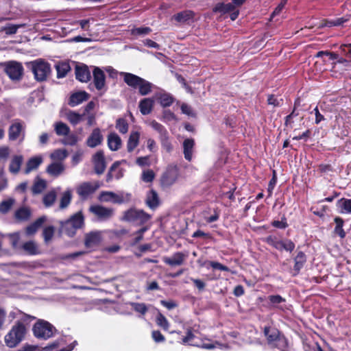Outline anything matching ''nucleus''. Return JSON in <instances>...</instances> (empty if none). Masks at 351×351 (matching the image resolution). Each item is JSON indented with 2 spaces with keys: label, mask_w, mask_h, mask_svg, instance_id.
Listing matches in <instances>:
<instances>
[{
  "label": "nucleus",
  "mask_w": 351,
  "mask_h": 351,
  "mask_svg": "<svg viewBox=\"0 0 351 351\" xmlns=\"http://www.w3.org/2000/svg\"><path fill=\"white\" fill-rule=\"evenodd\" d=\"M21 313L23 314L21 319L17 320L14 323L4 337L5 345L10 348L16 347L25 338L27 332L25 324H27L29 322L36 319L34 316L23 312Z\"/></svg>",
  "instance_id": "f257e3e1"
},
{
  "label": "nucleus",
  "mask_w": 351,
  "mask_h": 351,
  "mask_svg": "<svg viewBox=\"0 0 351 351\" xmlns=\"http://www.w3.org/2000/svg\"><path fill=\"white\" fill-rule=\"evenodd\" d=\"M121 75L128 86L134 89L138 88L141 95H147L152 92L153 84L149 81L131 73L122 72Z\"/></svg>",
  "instance_id": "f03ea898"
},
{
  "label": "nucleus",
  "mask_w": 351,
  "mask_h": 351,
  "mask_svg": "<svg viewBox=\"0 0 351 351\" xmlns=\"http://www.w3.org/2000/svg\"><path fill=\"white\" fill-rule=\"evenodd\" d=\"M27 66L37 82L46 81L51 72V64L41 58L28 62Z\"/></svg>",
  "instance_id": "7ed1b4c3"
},
{
  "label": "nucleus",
  "mask_w": 351,
  "mask_h": 351,
  "mask_svg": "<svg viewBox=\"0 0 351 351\" xmlns=\"http://www.w3.org/2000/svg\"><path fill=\"white\" fill-rule=\"evenodd\" d=\"M56 331V328L51 323L40 319H38L32 327L34 336L36 339L42 340L51 338Z\"/></svg>",
  "instance_id": "20e7f679"
},
{
  "label": "nucleus",
  "mask_w": 351,
  "mask_h": 351,
  "mask_svg": "<svg viewBox=\"0 0 351 351\" xmlns=\"http://www.w3.org/2000/svg\"><path fill=\"white\" fill-rule=\"evenodd\" d=\"M263 334L266 338L267 344L272 348H281L287 344V339L280 331L270 326H265L263 328Z\"/></svg>",
  "instance_id": "39448f33"
},
{
  "label": "nucleus",
  "mask_w": 351,
  "mask_h": 351,
  "mask_svg": "<svg viewBox=\"0 0 351 351\" xmlns=\"http://www.w3.org/2000/svg\"><path fill=\"white\" fill-rule=\"evenodd\" d=\"M152 218V215L142 209L131 208L123 213L122 221L134 223L138 226H144Z\"/></svg>",
  "instance_id": "423d86ee"
},
{
  "label": "nucleus",
  "mask_w": 351,
  "mask_h": 351,
  "mask_svg": "<svg viewBox=\"0 0 351 351\" xmlns=\"http://www.w3.org/2000/svg\"><path fill=\"white\" fill-rule=\"evenodd\" d=\"M3 71L13 82H19L24 75V68L22 64L15 60H10L1 63Z\"/></svg>",
  "instance_id": "0eeeda50"
},
{
  "label": "nucleus",
  "mask_w": 351,
  "mask_h": 351,
  "mask_svg": "<svg viewBox=\"0 0 351 351\" xmlns=\"http://www.w3.org/2000/svg\"><path fill=\"white\" fill-rule=\"evenodd\" d=\"M25 134V123L20 119L13 121L8 128V139L10 141H15L21 138L23 141Z\"/></svg>",
  "instance_id": "6e6552de"
},
{
  "label": "nucleus",
  "mask_w": 351,
  "mask_h": 351,
  "mask_svg": "<svg viewBox=\"0 0 351 351\" xmlns=\"http://www.w3.org/2000/svg\"><path fill=\"white\" fill-rule=\"evenodd\" d=\"M179 176V169L176 165H170L160 178V183L162 186L169 187L173 185Z\"/></svg>",
  "instance_id": "1a4fd4ad"
},
{
  "label": "nucleus",
  "mask_w": 351,
  "mask_h": 351,
  "mask_svg": "<svg viewBox=\"0 0 351 351\" xmlns=\"http://www.w3.org/2000/svg\"><path fill=\"white\" fill-rule=\"evenodd\" d=\"M99 188V184L97 182H84L77 187L76 192L82 199L85 200L87 199L90 195H93Z\"/></svg>",
  "instance_id": "9d476101"
},
{
  "label": "nucleus",
  "mask_w": 351,
  "mask_h": 351,
  "mask_svg": "<svg viewBox=\"0 0 351 351\" xmlns=\"http://www.w3.org/2000/svg\"><path fill=\"white\" fill-rule=\"evenodd\" d=\"M84 225V216L82 212H78L73 215L69 220L64 224V228L67 230L69 227L72 228L71 232L67 231L69 235L75 234L77 229L81 228Z\"/></svg>",
  "instance_id": "9b49d317"
},
{
  "label": "nucleus",
  "mask_w": 351,
  "mask_h": 351,
  "mask_svg": "<svg viewBox=\"0 0 351 351\" xmlns=\"http://www.w3.org/2000/svg\"><path fill=\"white\" fill-rule=\"evenodd\" d=\"M94 165V171L97 175L102 174L106 168V162L103 150L97 151L92 158Z\"/></svg>",
  "instance_id": "f8f14e48"
},
{
  "label": "nucleus",
  "mask_w": 351,
  "mask_h": 351,
  "mask_svg": "<svg viewBox=\"0 0 351 351\" xmlns=\"http://www.w3.org/2000/svg\"><path fill=\"white\" fill-rule=\"evenodd\" d=\"M195 13L191 10H185L173 14L171 21L180 24H190L194 21Z\"/></svg>",
  "instance_id": "ddd939ff"
},
{
  "label": "nucleus",
  "mask_w": 351,
  "mask_h": 351,
  "mask_svg": "<svg viewBox=\"0 0 351 351\" xmlns=\"http://www.w3.org/2000/svg\"><path fill=\"white\" fill-rule=\"evenodd\" d=\"M195 337V336L193 332V328L189 327L186 330V335L182 337L180 342L184 345L189 344L193 346H199L207 350H212L215 348V345L213 343H203L201 345L191 343V341L194 339Z\"/></svg>",
  "instance_id": "4468645a"
},
{
  "label": "nucleus",
  "mask_w": 351,
  "mask_h": 351,
  "mask_svg": "<svg viewBox=\"0 0 351 351\" xmlns=\"http://www.w3.org/2000/svg\"><path fill=\"white\" fill-rule=\"evenodd\" d=\"M90 211L93 213L99 220H107L113 215L112 208H106L100 205H93L89 208Z\"/></svg>",
  "instance_id": "2eb2a0df"
},
{
  "label": "nucleus",
  "mask_w": 351,
  "mask_h": 351,
  "mask_svg": "<svg viewBox=\"0 0 351 351\" xmlns=\"http://www.w3.org/2000/svg\"><path fill=\"white\" fill-rule=\"evenodd\" d=\"M187 258V254L182 252H177L173 254L171 257L165 256L162 258V261L166 264L171 267L174 266H180L182 265L186 258Z\"/></svg>",
  "instance_id": "dca6fc26"
},
{
  "label": "nucleus",
  "mask_w": 351,
  "mask_h": 351,
  "mask_svg": "<svg viewBox=\"0 0 351 351\" xmlns=\"http://www.w3.org/2000/svg\"><path fill=\"white\" fill-rule=\"evenodd\" d=\"M75 78L80 82H88L91 79L90 71L86 64L76 65L75 67Z\"/></svg>",
  "instance_id": "f3484780"
},
{
  "label": "nucleus",
  "mask_w": 351,
  "mask_h": 351,
  "mask_svg": "<svg viewBox=\"0 0 351 351\" xmlns=\"http://www.w3.org/2000/svg\"><path fill=\"white\" fill-rule=\"evenodd\" d=\"M104 141L103 135L101 133V130L99 128H96L93 130L91 134L86 139V145L88 147L94 148L101 145Z\"/></svg>",
  "instance_id": "a211bd4d"
},
{
  "label": "nucleus",
  "mask_w": 351,
  "mask_h": 351,
  "mask_svg": "<svg viewBox=\"0 0 351 351\" xmlns=\"http://www.w3.org/2000/svg\"><path fill=\"white\" fill-rule=\"evenodd\" d=\"M93 82L97 90H101L106 84V75L104 72L99 67L95 66L93 71Z\"/></svg>",
  "instance_id": "6ab92c4d"
},
{
  "label": "nucleus",
  "mask_w": 351,
  "mask_h": 351,
  "mask_svg": "<svg viewBox=\"0 0 351 351\" xmlns=\"http://www.w3.org/2000/svg\"><path fill=\"white\" fill-rule=\"evenodd\" d=\"M90 95L85 90L77 91L71 95L68 104L70 106L74 107L87 101Z\"/></svg>",
  "instance_id": "aec40b11"
},
{
  "label": "nucleus",
  "mask_w": 351,
  "mask_h": 351,
  "mask_svg": "<svg viewBox=\"0 0 351 351\" xmlns=\"http://www.w3.org/2000/svg\"><path fill=\"white\" fill-rule=\"evenodd\" d=\"M121 165L120 161H115L110 167L108 172L106 175V182H111L113 178L119 180L123 176V172L122 169H119Z\"/></svg>",
  "instance_id": "412c9836"
},
{
  "label": "nucleus",
  "mask_w": 351,
  "mask_h": 351,
  "mask_svg": "<svg viewBox=\"0 0 351 351\" xmlns=\"http://www.w3.org/2000/svg\"><path fill=\"white\" fill-rule=\"evenodd\" d=\"M306 262V254L302 251L298 252L294 258V266L291 271L292 276H296L300 274L301 269L304 267Z\"/></svg>",
  "instance_id": "4be33fe9"
},
{
  "label": "nucleus",
  "mask_w": 351,
  "mask_h": 351,
  "mask_svg": "<svg viewBox=\"0 0 351 351\" xmlns=\"http://www.w3.org/2000/svg\"><path fill=\"white\" fill-rule=\"evenodd\" d=\"M145 204L152 210H155L159 206L160 200L156 191L152 189L147 193Z\"/></svg>",
  "instance_id": "5701e85b"
},
{
  "label": "nucleus",
  "mask_w": 351,
  "mask_h": 351,
  "mask_svg": "<svg viewBox=\"0 0 351 351\" xmlns=\"http://www.w3.org/2000/svg\"><path fill=\"white\" fill-rule=\"evenodd\" d=\"M101 241L99 232H90L86 234L84 245L86 247H92L98 245Z\"/></svg>",
  "instance_id": "b1692460"
},
{
  "label": "nucleus",
  "mask_w": 351,
  "mask_h": 351,
  "mask_svg": "<svg viewBox=\"0 0 351 351\" xmlns=\"http://www.w3.org/2000/svg\"><path fill=\"white\" fill-rule=\"evenodd\" d=\"M154 106V99L149 97L142 99L138 104V108L143 115L150 114Z\"/></svg>",
  "instance_id": "393cba45"
},
{
  "label": "nucleus",
  "mask_w": 351,
  "mask_h": 351,
  "mask_svg": "<svg viewBox=\"0 0 351 351\" xmlns=\"http://www.w3.org/2000/svg\"><path fill=\"white\" fill-rule=\"evenodd\" d=\"M194 146L195 141L193 138H186L183 141V153L184 158L189 162L192 160Z\"/></svg>",
  "instance_id": "a878e982"
},
{
  "label": "nucleus",
  "mask_w": 351,
  "mask_h": 351,
  "mask_svg": "<svg viewBox=\"0 0 351 351\" xmlns=\"http://www.w3.org/2000/svg\"><path fill=\"white\" fill-rule=\"evenodd\" d=\"M336 206L341 214H351V199L342 197L337 200Z\"/></svg>",
  "instance_id": "bb28decb"
},
{
  "label": "nucleus",
  "mask_w": 351,
  "mask_h": 351,
  "mask_svg": "<svg viewBox=\"0 0 351 351\" xmlns=\"http://www.w3.org/2000/svg\"><path fill=\"white\" fill-rule=\"evenodd\" d=\"M108 146L112 151H117L121 147V139L116 133H110L108 136Z\"/></svg>",
  "instance_id": "cd10ccee"
},
{
  "label": "nucleus",
  "mask_w": 351,
  "mask_h": 351,
  "mask_svg": "<svg viewBox=\"0 0 351 351\" xmlns=\"http://www.w3.org/2000/svg\"><path fill=\"white\" fill-rule=\"evenodd\" d=\"M158 103L163 107H169L174 102L173 97L168 93H158L156 95Z\"/></svg>",
  "instance_id": "c85d7f7f"
},
{
  "label": "nucleus",
  "mask_w": 351,
  "mask_h": 351,
  "mask_svg": "<svg viewBox=\"0 0 351 351\" xmlns=\"http://www.w3.org/2000/svg\"><path fill=\"white\" fill-rule=\"evenodd\" d=\"M234 10V5L232 3H218L213 8V12L215 13H221L222 14H225L232 12Z\"/></svg>",
  "instance_id": "c756f323"
},
{
  "label": "nucleus",
  "mask_w": 351,
  "mask_h": 351,
  "mask_svg": "<svg viewBox=\"0 0 351 351\" xmlns=\"http://www.w3.org/2000/svg\"><path fill=\"white\" fill-rule=\"evenodd\" d=\"M45 221L46 217L45 216L38 217L36 221L27 226L25 229L26 234L27 235L34 234Z\"/></svg>",
  "instance_id": "7c9ffc66"
},
{
  "label": "nucleus",
  "mask_w": 351,
  "mask_h": 351,
  "mask_svg": "<svg viewBox=\"0 0 351 351\" xmlns=\"http://www.w3.org/2000/svg\"><path fill=\"white\" fill-rule=\"evenodd\" d=\"M55 68L57 71V77L59 79L66 77L71 69L69 63L67 62H58L55 65Z\"/></svg>",
  "instance_id": "2f4dec72"
},
{
  "label": "nucleus",
  "mask_w": 351,
  "mask_h": 351,
  "mask_svg": "<svg viewBox=\"0 0 351 351\" xmlns=\"http://www.w3.org/2000/svg\"><path fill=\"white\" fill-rule=\"evenodd\" d=\"M334 221L335 223V227L333 230V234L335 236H338L341 239H344L346 236V233L343 228L344 225V220L340 217H335Z\"/></svg>",
  "instance_id": "473e14b6"
},
{
  "label": "nucleus",
  "mask_w": 351,
  "mask_h": 351,
  "mask_svg": "<svg viewBox=\"0 0 351 351\" xmlns=\"http://www.w3.org/2000/svg\"><path fill=\"white\" fill-rule=\"evenodd\" d=\"M140 139V133L138 132H132L127 142V150L132 152L138 145Z\"/></svg>",
  "instance_id": "72a5a7b5"
},
{
  "label": "nucleus",
  "mask_w": 351,
  "mask_h": 351,
  "mask_svg": "<svg viewBox=\"0 0 351 351\" xmlns=\"http://www.w3.org/2000/svg\"><path fill=\"white\" fill-rule=\"evenodd\" d=\"M100 199L102 201H109L113 199V202L121 204L123 202V198L111 191H103L100 194Z\"/></svg>",
  "instance_id": "f704fd0d"
},
{
  "label": "nucleus",
  "mask_w": 351,
  "mask_h": 351,
  "mask_svg": "<svg viewBox=\"0 0 351 351\" xmlns=\"http://www.w3.org/2000/svg\"><path fill=\"white\" fill-rule=\"evenodd\" d=\"M64 171V166L61 162H52L47 168V172L53 176H58Z\"/></svg>",
  "instance_id": "c9c22d12"
},
{
  "label": "nucleus",
  "mask_w": 351,
  "mask_h": 351,
  "mask_svg": "<svg viewBox=\"0 0 351 351\" xmlns=\"http://www.w3.org/2000/svg\"><path fill=\"white\" fill-rule=\"evenodd\" d=\"M43 158L40 156H35L31 158L26 164V168L25 170V173H29L34 169H37L39 165L42 163Z\"/></svg>",
  "instance_id": "e433bc0d"
},
{
  "label": "nucleus",
  "mask_w": 351,
  "mask_h": 351,
  "mask_svg": "<svg viewBox=\"0 0 351 351\" xmlns=\"http://www.w3.org/2000/svg\"><path fill=\"white\" fill-rule=\"evenodd\" d=\"M23 162V157L22 156H14L12 159L10 166L9 170L12 173H19L21 164Z\"/></svg>",
  "instance_id": "4c0bfd02"
},
{
  "label": "nucleus",
  "mask_w": 351,
  "mask_h": 351,
  "mask_svg": "<svg viewBox=\"0 0 351 351\" xmlns=\"http://www.w3.org/2000/svg\"><path fill=\"white\" fill-rule=\"evenodd\" d=\"M22 249L29 255H35L38 253L37 245L32 241L24 243Z\"/></svg>",
  "instance_id": "58836bf2"
},
{
  "label": "nucleus",
  "mask_w": 351,
  "mask_h": 351,
  "mask_svg": "<svg viewBox=\"0 0 351 351\" xmlns=\"http://www.w3.org/2000/svg\"><path fill=\"white\" fill-rule=\"evenodd\" d=\"M267 103L274 108H279L283 105L284 100L282 98H279L276 95L269 94L267 95Z\"/></svg>",
  "instance_id": "ea45409f"
},
{
  "label": "nucleus",
  "mask_w": 351,
  "mask_h": 351,
  "mask_svg": "<svg viewBox=\"0 0 351 351\" xmlns=\"http://www.w3.org/2000/svg\"><path fill=\"white\" fill-rule=\"evenodd\" d=\"M150 125L154 130L158 132L160 134V138L169 134L165 126L155 120L151 121Z\"/></svg>",
  "instance_id": "a19ab883"
},
{
  "label": "nucleus",
  "mask_w": 351,
  "mask_h": 351,
  "mask_svg": "<svg viewBox=\"0 0 351 351\" xmlns=\"http://www.w3.org/2000/svg\"><path fill=\"white\" fill-rule=\"evenodd\" d=\"M55 131L56 133L59 136H65L69 134L70 128L66 123L60 121L56 123Z\"/></svg>",
  "instance_id": "79ce46f5"
},
{
  "label": "nucleus",
  "mask_w": 351,
  "mask_h": 351,
  "mask_svg": "<svg viewBox=\"0 0 351 351\" xmlns=\"http://www.w3.org/2000/svg\"><path fill=\"white\" fill-rule=\"evenodd\" d=\"M265 242L276 250L282 251V240H278L276 237L269 235L265 239Z\"/></svg>",
  "instance_id": "37998d69"
},
{
  "label": "nucleus",
  "mask_w": 351,
  "mask_h": 351,
  "mask_svg": "<svg viewBox=\"0 0 351 351\" xmlns=\"http://www.w3.org/2000/svg\"><path fill=\"white\" fill-rule=\"evenodd\" d=\"M130 306L135 312L140 313L141 315H145L148 311V308L145 303L131 302Z\"/></svg>",
  "instance_id": "c03bdc74"
},
{
  "label": "nucleus",
  "mask_w": 351,
  "mask_h": 351,
  "mask_svg": "<svg viewBox=\"0 0 351 351\" xmlns=\"http://www.w3.org/2000/svg\"><path fill=\"white\" fill-rule=\"evenodd\" d=\"M128 123L123 118H119L116 121V128L121 134H125L128 131Z\"/></svg>",
  "instance_id": "a18cd8bd"
},
{
  "label": "nucleus",
  "mask_w": 351,
  "mask_h": 351,
  "mask_svg": "<svg viewBox=\"0 0 351 351\" xmlns=\"http://www.w3.org/2000/svg\"><path fill=\"white\" fill-rule=\"evenodd\" d=\"M298 110H295V108H293L291 113L285 117V125L286 127H290L292 128L293 124L294 123L293 118L298 117Z\"/></svg>",
  "instance_id": "49530a36"
},
{
  "label": "nucleus",
  "mask_w": 351,
  "mask_h": 351,
  "mask_svg": "<svg viewBox=\"0 0 351 351\" xmlns=\"http://www.w3.org/2000/svg\"><path fill=\"white\" fill-rule=\"evenodd\" d=\"M55 228L53 226H49L44 228L43 231V236L45 243L51 241L54 235Z\"/></svg>",
  "instance_id": "de8ad7c7"
},
{
  "label": "nucleus",
  "mask_w": 351,
  "mask_h": 351,
  "mask_svg": "<svg viewBox=\"0 0 351 351\" xmlns=\"http://www.w3.org/2000/svg\"><path fill=\"white\" fill-rule=\"evenodd\" d=\"M46 188V182L43 180H39L34 182L32 187V191L34 194H39Z\"/></svg>",
  "instance_id": "09e8293b"
},
{
  "label": "nucleus",
  "mask_w": 351,
  "mask_h": 351,
  "mask_svg": "<svg viewBox=\"0 0 351 351\" xmlns=\"http://www.w3.org/2000/svg\"><path fill=\"white\" fill-rule=\"evenodd\" d=\"M30 210L27 208H21L16 212V217L21 220H27L30 217Z\"/></svg>",
  "instance_id": "8fccbe9b"
},
{
  "label": "nucleus",
  "mask_w": 351,
  "mask_h": 351,
  "mask_svg": "<svg viewBox=\"0 0 351 351\" xmlns=\"http://www.w3.org/2000/svg\"><path fill=\"white\" fill-rule=\"evenodd\" d=\"M68 156V153L65 149H56L51 154V158L53 160H63Z\"/></svg>",
  "instance_id": "3c124183"
},
{
  "label": "nucleus",
  "mask_w": 351,
  "mask_h": 351,
  "mask_svg": "<svg viewBox=\"0 0 351 351\" xmlns=\"http://www.w3.org/2000/svg\"><path fill=\"white\" fill-rule=\"evenodd\" d=\"M82 115L74 111H69L67 113V119L73 125H76L82 120Z\"/></svg>",
  "instance_id": "603ef678"
},
{
  "label": "nucleus",
  "mask_w": 351,
  "mask_h": 351,
  "mask_svg": "<svg viewBox=\"0 0 351 351\" xmlns=\"http://www.w3.org/2000/svg\"><path fill=\"white\" fill-rule=\"evenodd\" d=\"M155 178V173L153 170L147 169L143 171L141 175V179L143 182L149 183L152 182Z\"/></svg>",
  "instance_id": "864d4df0"
},
{
  "label": "nucleus",
  "mask_w": 351,
  "mask_h": 351,
  "mask_svg": "<svg viewBox=\"0 0 351 351\" xmlns=\"http://www.w3.org/2000/svg\"><path fill=\"white\" fill-rule=\"evenodd\" d=\"M71 200V193L69 191H66L63 193L60 203V208H65L69 206Z\"/></svg>",
  "instance_id": "5fc2aeb1"
},
{
  "label": "nucleus",
  "mask_w": 351,
  "mask_h": 351,
  "mask_svg": "<svg viewBox=\"0 0 351 351\" xmlns=\"http://www.w3.org/2000/svg\"><path fill=\"white\" fill-rule=\"evenodd\" d=\"M56 195L55 193V192H49L48 193H47L46 195H45L44 197H43V203L44 204L49 207V206H51V205L53 204L55 200H56Z\"/></svg>",
  "instance_id": "6e6d98bb"
},
{
  "label": "nucleus",
  "mask_w": 351,
  "mask_h": 351,
  "mask_svg": "<svg viewBox=\"0 0 351 351\" xmlns=\"http://www.w3.org/2000/svg\"><path fill=\"white\" fill-rule=\"evenodd\" d=\"M156 324L165 330L169 328V322L165 316L161 313H159L156 317Z\"/></svg>",
  "instance_id": "4d7b16f0"
},
{
  "label": "nucleus",
  "mask_w": 351,
  "mask_h": 351,
  "mask_svg": "<svg viewBox=\"0 0 351 351\" xmlns=\"http://www.w3.org/2000/svg\"><path fill=\"white\" fill-rule=\"evenodd\" d=\"M10 243L14 249H16L19 247L20 241V234L19 232H14L8 234Z\"/></svg>",
  "instance_id": "13d9d810"
},
{
  "label": "nucleus",
  "mask_w": 351,
  "mask_h": 351,
  "mask_svg": "<svg viewBox=\"0 0 351 351\" xmlns=\"http://www.w3.org/2000/svg\"><path fill=\"white\" fill-rule=\"evenodd\" d=\"M149 228L147 226H143L142 227L141 229H139L138 230H137L136 232H135V234L136 235L133 241H132V245H136L137 243H138L141 241L143 240V234L144 232H145L147 230H148Z\"/></svg>",
  "instance_id": "bf43d9fd"
},
{
  "label": "nucleus",
  "mask_w": 351,
  "mask_h": 351,
  "mask_svg": "<svg viewBox=\"0 0 351 351\" xmlns=\"http://www.w3.org/2000/svg\"><path fill=\"white\" fill-rule=\"evenodd\" d=\"M14 200L12 199L2 201L0 203V212L2 213H8L11 209Z\"/></svg>",
  "instance_id": "052dcab7"
},
{
  "label": "nucleus",
  "mask_w": 351,
  "mask_h": 351,
  "mask_svg": "<svg viewBox=\"0 0 351 351\" xmlns=\"http://www.w3.org/2000/svg\"><path fill=\"white\" fill-rule=\"evenodd\" d=\"M271 226L278 229H285L288 227L287 220L285 216L281 218L280 221L274 220L271 222Z\"/></svg>",
  "instance_id": "680f3d73"
},
{
  "label": "nucleus",
  "mask_w": 351,
  "mask_h": 351,
  "mask_svg": "<svg viewBox=\"0 0 351 351\" xmlns=\"http://www.w3.org/2000/svg\"><path fill=\"white\" fill-rule=\"evenodd\" d=\"M208 265L215 269H219L221 271H230L229 267L227 266L216 261H208Z\"/></svg>",
  "instance_id": "e2e57ef3"
},
{
  "label": "nucleus",
  "mask_w": 351,
  "mask_h": 351,
  "mask_svg": "<svg viewBox=\"0 0 351 351\" xmlns=\"http://www.w3.org/2000/svg\"><path fill=\"white\" fill-rule=\"evenodd\" d=\"M162 147L168 152H170L173 149L172 145L169 141V134L160 138Z\"/></svg>",
  "instance_id": "0e129e2a"
},
{
  "label": "nucleus",
  "mask_w": 351,
  "mask_h": 351,
  "mask_svg": "<svg viewBox=\"0 0 351 351\" xmlns=\"http://www.w3.org/2000/svg\"><path fill=\"white\" fill-rule=\"evenodd\" d=\"M295 243L290 239L282 241V250L291 252L295 249Z\"/></svg>",
  "instance_id": "69168bd1"
},
{
  "label": "nucleus",
  "mask_w": 351,
  "mask_h": 351,
  "mask_svg": "<svg viewBox=\"0 0 351 351\" xmlns=\"http://www.w3.org/2000/svg\"><path fill=\"white\" fill-rule=\"evenodd\" d=\"M269 301L272 304H278L285 302V299L280 295H271L268 296Z\"/></svg>",
  "instance_id": "338daca9"
},
{
  "label": "nucleus",
  "mask_w": 351,
  "mask_h": 351,
  "mask_svg": "<svg viewBox=\"0 0 351 351\" xmlns=\"http://www.w3.org/2000/svg\"><path fill=\"white\" fill-rule=\"evenodd\" d=\"M341 52L345 55L350 61H351V43L343 44L340 46Z\"/></svg>",
  "instance_id": "774afa93"
}]
</instances>
